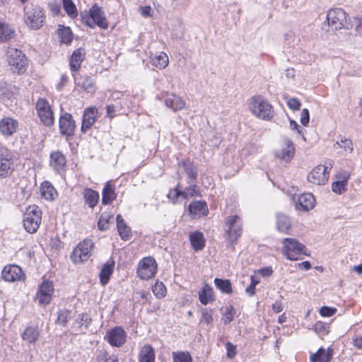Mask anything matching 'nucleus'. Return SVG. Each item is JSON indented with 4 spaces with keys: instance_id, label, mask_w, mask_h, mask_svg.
Listing matches in <instances>:
<instances>
[{
    "instance_id": "f257e3e1",
    "label": "nucleus",
    "mask_w": 362,
    "mask_h": 362,
    "mask_svg": "<svg viewBox=\"0 0 362 362\" xmlns=\"http://www.w3.org/2000/svg\"><path fill=\"white\" fill-rule=\"evenodd\" d=\"M247 107L257 118L269 121L274 115V107L267 99L262 95H255L247 100Z\"/></svg>"
},
{
    "instance_id": "f03ea898",
    "label": "nucleus",
    "mask_w": 362,
    "mask_h": 362,
    "mask_svg": "<svg viewBox=\"0 0 362 362\" xmlns=\"http://www.w3.org/2000/svg\"><path fill=\"white\" fill-rule=\"evenodd\" d=\"M6 55L7 64L13 73L22 74L25 72L28 59L21 50L14 47H8Z\"/></svg>"
},
{
    "instance_id": "7ed1b4c3",
    "label": "nucleus",
    "mask_w": 362,
    "mask_h": 362,
    "mask_svg": "<svg viewBox=\"0 0 362 362\" xmlns=\"http://www.w3.org/2000/svg\"><path fill=\"white\" fill-rule=\"evenodd\" d=\"M281 244V252L289 260L296 261L300 258L301 255L305 254V246L295 238H284Z\"/></svg>"
},
{
    "instance_id": "20e7f679",
    "label": "nucleus",
    "mask_w": 362,
    "mask_h": 362,
    "mask_svg": "<svg viewBox=\"0 0 362 362\" xmlns=\"http://www.w3.org/2000/svg\"><path fill=\"white\" fill-rule=\"evenodd\" d=\"M45 19V11L37 5H28L24 9V21L31 29H40Z\"/></svg>"
},
{
    "instance_id": "39448f33",
    "label": "nucleus",
    "mask_w": 362,
    "mask_h": 362,
    "mask_svg": "<svg viewBox=\"0 0 362 362\" xmlns=\"http://www.w3.org/2000/svg\"><path fill=\"white\" fill-rule=\"evenodd\" d=\"M42 211L36 205L29 206L23 214V225L29 233H35L41 223Z\"/></svg>"
},
{
    "instance_id": "423d86ee",
    "label": "nucleus",
    "mask_w": 362,
    "mask_h": 362,
    "mask_svg": "<svg viewBox=\"0 0 362 362\" xmlns=\"http://www.w3.org/2000/svg\"><path fill=\"white\" fill-rule=\"evenodd\" d=\"M81 18L83 22L90 28H93L95 25L103 29L108 28V23L103 11L96 4L90 8L88 14H82Z\"/></svg>"
},
{
    "instance_id": "0eeeda50",
    "label": "nucleus",
    "mask_w": 362,
    "mask_h": 362,
    "mask_svg": "<svg viewBox=\"0 0 362 362\" xmlns=\"http://www.w3.org/2000/svg\"><path fill=\"white\" fill-rule=\"evenodd\" d=\"M333 164L334 161L328 159L325 161L324 165L315 167L308 175V180L315 185H325L328 181Z\"/></svg>"
},
{
    "instance_id": "6e6552de",
    "label": "nucleus",
    "mask_w": 362,
    "mask_h": 362,
    "mask_svg": "<svg viewBox=\"0 0 362 362\" xmlns=\"http://www.w3.org/2000/svg\"><path fill=\"white\" fill-rule=\"evenodd\" d=\"M327 21L328 25L334 30L349 28L347 13L342 8H334L329 10Z\"/></svg>"
},
{
    "instance_id": "1a4fd4ad",
    "label": "nucleus",
    "mask_w": 362,
    "mask_h": 362,
    "mask_svg": "<svg viewBox=\"0 0 362 362\" xmlns=\"http://www.w3.org/2000/svg\"><path fill=\"white\" fill-rule=\"evenodd\" d=\"M93 243L89 239L81 242L73 250L71 258L75 264L83 263L91 256Z\"/></svg>"
},
{
    "instance_id": "9d476101",
    "label": "nucleus",
    "mask_w": 362,
    "mask_h": 362,
    "mask_svg": "<svg viewBox=\"0 0 362 362\" xmlns=\"http://www.w3.org/2000/svg\"><path fill=\"white\" fill-rule=\"evenodd\" d=\"M157 272L156 260L151 257H144L139 263L137 274L141 279L148 280L153 278Z\"/></svg>"
},
{
    "instance_id": "9b49d317",
    "label": "nucleus",
    "mask_w": 362,
    "mask_h": 362,
    "mask_svg": "<svg viewBox=\"0 0 362 362\" xmlns=\"http://www.w3.org/2000/svg\"><path fill=\"white\" fill-rule=\"evenodd\" d=\"M15 168L14 156L6 148L0 149V177H7L11 175Z\"/></svg>"
},
{
    "instance_id": "f8f14e48",
    "label": "nucleus",
    "mask_w": 362,
    "mask_h": 362,
    "mask_svg": "<svg viewBox=\"0 0 362 362\" xmlns=\"http://www.w3.org/2000/svg\"><path fill=\"white\" fill-rule=\"evenodd\" d=\"M37 115L42 123L45 126H52L54 124V118L51 106L47 100L40 98L36 103Z\"/></svg>"
},
{
    "instance_id": "ddd939ff",
    "label": "nucleus",
    "mask_w": 362,
    "mask_h": 362,
    "mask_svg": "<svg viewBox=\"0 0 362 362\" xmlns=\"http://www.w3.org/2000/svg\"><path fill=\"white\" fill-rule=\"evenodd\" d=\"M228 239L231 244L238 240L242 233V221L239 216L234 215L227 218L226 221Z\"/></svg>"
},
{
    "instance_id": "4468645a",
    "label": "nucleus",
    "mask_w": 362,
    "mask_h": 362,
    "mask_svg": "<svg viewBox=\"0 0 362 362\" xmlns=\"http://www.w3.org/2000/svg\"><path fill=\"white\" fill-rule=\"evenodd\" d=\"M53 292L54 287L51 281H45L39 286L35 300L40 305H47L52 300Z\"/></svg>"
},
{
    "instance_id": "2eb2a0df",
    "label": "nucleus",
    "mask_w": 362,
    "mask_h": 362,
    "mask_svg": "<svg viewBox=\"0 0 362 362\" xmlns=\"http://www.w3.org/2000/svg\"><path fill=\"white\" fill-rule=\"evenodd\" d=\"M127 334L120 327H115L110 329L106 334L105 339L112 346H122L126 341Z\"/></svg>"
},
{
    "instance_id": "dca6fc26",
    "label": "nucleus",
    "mask_w": 362,
    "mask_h": 362,
    "mask_svg": "<svg viewBox=\"0 0 362 362\" xmlns=\"http://www.w3.org/2000/svg\"><path fill=\"white\" fill-rule=\"evenodd\" d=\"M3 279L8 282L24 280L25 274L21 267L17 265H8L4 268L1 272Z\"/></svg>"
},
{
    "instance_id": "f3484780",
    "label": "nucleus",
    "mask_w": 362,
    "mask_h": 362,
    "mask_svg": "<svg viewBox=\"0 0 362 362\" xmlns=\"http://www.w3.org/2000/svg\"><path fill=\"white\" fill-rule=\"evenodd\" d=\"M295 152L292 141L288 139L284 140L279 149L275 151V156L286 162L291 160Z\"/></svg>"
},
{
    "instance_id": "a211bd4d",
    "label": "nucleus",
    "mask_w": 362,
    "mask_h": 362,
    "mask_svg": "<svg viewBox=\"0 0 362 362\" xmlns=\"http://www.w3.org/2000/svg\"><path fill=\"white\" fill-rule=\"evenodd\" d=\"M76 129L75 121L69 113L62 115L59 118V130L62 134L66 136H73Z\"/></svg>"
},
{
    "instance_id": "6ab92c4d",
    "label": "nucleus",
    "mask_w": 362,
    "mask_h": 362,
    "mask_svg": "<svg viewBox=\"0 0 362 362\" xmlns=\"http://www.w3.org/2000/svg\"><path fill=\"white\" fill-rule=\"evenodd\" d=\"M18 128V121L12 117H6L0 120V132L5 136L13 135Z\"/></svg>"
},
{
    "instance_id": "aec40b11",
    "label": "nucleus",
    "mask_w": 362,
    "mask_h": 362,
    "mask_svg": "<svg viewBox=\"0 0 362 362\" xmlns=\"http://www.w3.org/2000/svg\"><path fill=\"white\" fill-rule=\"evenodd\" d=\"M98 116V109L95 107H89L84 110L81 131L86 132L95 123Z\"/></svg>"
},
{
    "instance_id": "412c9836",
    "label": "nucleus",
    "mask_w": 362,
    "mask_h": 362,
    "mask_svg": "<svg viewBox=\"0 0 362 362\" xmlns=\"http://www.w3.org/2000/svg\"><path fill=\"white\" fill-rule=\"evenodd\" d=\"M296 203L297 209L309 211L315 206V200L312 194L305 193L298 196Z\"/></svg>"
},
{
    "instance_id": "4be33fe9",
    "label": "nucleus",
    "mask_w": 362,
    "mask_h": 362,
    "mask_svg": "<svg viewBox=\"0 0 362 362\" xmlns=\"http://www.w3.org/2000/svg\"><path fill=\"white\" fill-rule=\"evenodd\" d=\"M85 54L86 52L83 48H78L72 53L70 58L69 66L71 71L73 72V76H74V73L77 72L81 68V62L85 59Z\"/></svg>"
},
{
    "instance_id": "5701e85b",
    "label": "nucleus",
    "mask_w": 362,
    "mask_h": 362,
    "mask_svg": "<svg viewBox=\"0 0 362 362\" xmlns=\"http://www.w3.org/2000/svg\"><path fill=\"white\" fill-rule=\"evenodd\" d=\"M165 103L168 107L174 111L182 110L185 106V100L180 96L173 93H166L165 95Z\"/></svg>"
},
{
    "instance_id": "b1692460",
    "label": "nucleus",
    "mask_w": 362,
    "mask_h": 362,
    "mask_svg": "<svg viewBox=\"0 0 362 362\" xmlns=\"http://www.w3.org/2000/svg\"><path fill=\"white\" fill-rule=\"evenodd\" d=\"M189 211L194 218L205 216L208 212L206 203L203 201H194L189 204Z\"/></svg>"
},
{
    "instance_id": "393cba45",
    "label": "nucleus",
    "mask_w": 362,
    "mask_h": 362,
    "mask_svg": "<svg viewBox=\"0 0 362 362\" xmlns=\"http://www.w3.org/2000/svg\"><path fill=\"white\" fill-rule=\"evenodd\" d=\"M291 226V221L288 216L282 214L276 215V228L279 233L289 234Z\"/></svg>"
},
{
    "instance_id": "a878e982",
    "label": "nucleus",
    "mask_w": 362,
    "mask_h": 362,
    "mask_svg": "<svg viewBox=\"0 0 362 362\" xmlns=\"http://www.w3.org/2000/svg\"><path fill=\"white\" fill-rule=\"evenodd\" d=\"M40 336V331L37 326H28L21 334L23 341L28 344H35Z\"/></svg>"
},
{
    "instance_id": "bb28decb",
    "label": "nucleus",
    "mask_w": 362,
    "mask_h": 362,
    "mask_svg": "<svg viewBox=\"0 0 362 362\" xmlns=\"http://www.w3.org/2000/svg\"><path fill=\"white\" fill-rule=\"evenodd\" d=\"M50 165L57 172L62 170L66 165L65 156L60 151H54L50 154Z\"/></svg>"
},
{
    "instance_id": "cd10ccee",
    "label": "nucleus",
    "mask_w": 362,
    "mask_h": 362,
    "mask_svg": "<svg viewBox=\"0 0 362 362\" xmlns=\"http://www.w3.org/2000/svg\"><path fill=\"white\" fill-rule=\"evenodd\" d=\"M332 349H325L324 348H320L315 354L310 355V362H329L332 357Z\"/></svg>"
},
{
    "instance_id": "c85d7f7f",
    "label": "nucleus",
    "mask_w": 362,
    "mask_h": 362,
    "mask_svg": "<svg viewBox=\"0 0 362 362\" xmlns=\"http://www.w3.org/2000/svg\"><path fill=\"white\" fill-rule=\"evenodd\" d=\"M115 268V262L113 260H108L103 267L100 272V281L102 285H106L112 275Z\"/></svg>"
},
{
    "instance_id": "c756f323",
    "label": "nucleus",
    "mask_w": 362,
    "mask_h": 362,
    "mask_svg": "<svg viewBox=\"0 0 362 362\" xmlns=\"http://www.w3.org/2000/svg\"><path fill=\"white\" fill-rule=\"evenodd\" d=\"M40 192L43 198L52 201L57 196V192L52 185L47 181L43 182L40 186Z\"/></svg>"
},
{
    "instance_id": "7c9ffc66",
    "label": "nucleus",
    "mask_w": 362,
    "mask_h": 362,
    "mask_svg": "<svg viewBox=\"0 0 362 362\" xmlns=\"http://www.w3.org/2000/svg\"><path fill=\"white\" fill-rule=\"evenodd\" d=\"M115 185L107 182L103 190L102 203L103 204H108L116 198L115 192Z\"/></svg>"
},
{
    "instance_id": "2f4dec72",
    "label": "nucleus",
    "mask_w": 362,
    "mask_h": 362,
    "mask_svg": "<svg viewBox=\"0 0 362 362\" xmlns=\"http://www.w3.org/2000/svg\"><path fill=\"white\" fill-rule=\"evenodd\" d=\"M16 88L4 81H0V98L10 100L16 94Z\"/></svg>"
},
{
    "instance_id": "473e14b6",
    "label": "nucleus",
    "mask_w": 362,
    "mask_h": 362,
    "mask_svg": "<svg viewBox=\"0 0 362 362\" xmlns=\"http://www.w3.org/2000/svg\"><path fill=\"white\" fill-rule=\"evenodd\" d=\"M199 299L202 304L206 305L214 300L213 288L206 284L199 292Z\"/></svg>"
},
{
    "instance_id": "72a5a7b5",
    "label": "nucleus",
    "mask_w": 362,
    "mask_h": 362,
    "mask_svg": "<svg viewBox=\"0 0 362 362\" xmlns=\"http://www.w3.org/2000/svg\"><path fill=\"white\" fill-rule=\"evenodd\" d=\"M189 240L192 247L196 251L202 250L205 246V240L202 233L195 232L191 233Z\"/></svg>"
},
{
    "instance_id": "f704fd0d",
    "label": "nucleus",
    "mask_w": 362,
    "mask_h": 362,
    "mask_svg": "<svg viewBox=\"0 0 362 362\" xmlns=\"http://www.w3.org/2000/svg\"><path fill=\"white\" fill-rule=\"evenodd\" d=\"M14 30L6 23L0 20V41L6 42L14 37Z\"/></svg>"
},
{
    "instance_id": "c9c22d12",
    "label": "nucleus",
    "mask_w": 362,
    "mask_h": 362,
    "mask_svg": "<svg viewBox=\"0 0 362 362\" xmlns=\"http://www.w3.org/2000/svg\"><path fill=\"white\" fill-rule=\"evenodd\" d=\"M139 362H154L155 354L150 345L144 346L139 353Z\"/></svg>"
},
{
    "instance_id": "e433bc0d",
    "label": "nucleus",
    "mask_w": 362,
    "mask_h": 362,
    "mask_svg": "<svg viewBox=\"0 0 362 362\" xmlns=\"http://www.w3.org/2000/svg\"><path fill=\"white\" fill-rule=\"evenodd\" d=\"M173 193H175L176 197L182 196L184 198L193 197L199 195L197 186L194 185L186 188L183 192L180 191L177 188L171 189L169 192V197H170Z\"/></svg>"
},
{
    "instance_id": "4c0bfd02",
    "label": "nucleus",
    "mask_w": 362,
    "mask_h": 362,
    "mask_svg": "<svg viewBox=\"0 0 362 362\" xmlns=\"http://www.w3.org/2000/svg\"><path fill=\"white\" fill-rule=\"evenodd\" d=\"M83 197L88 206L90 208H93L98 202L99 194L97 192L88 188L84 189Z\"/></svg>"
},
{
    "instance_id": "58836bf2",
    "label": "nucleus",
    "mask_w": 362,
    "mask_h": 362,
    "mask_svg": "<svg viewBox=\"0 0 362 362\" xmlns=\"http://www.w3.org/2000/svg\"><path fill=\"white\" fill-rule=\"evenodd\" d=\"M117 227L119 235L123 240H127L130 235V229L127 226L121 215L117 216Z\"/></svg>"
},
{
    "instance_id": "ea45409f",
    "label": "nucleus",
    "mask_w": 362,
    "mask_h": 362,
    "mask_svg": "<svg viewBox=\"0 0 362 362\" xmlns=\"http://www.w3.org/2000/svg\"><path fill=\"white\" fill-rule=\"evenodd\" d=\"M168 62V57L165 52H160L152 59L153 65L159 69H165Z\"/></svg>"
},
{
    "instance_id": "a19ab883",
    "label": "nucleus",
    "mask_w": 362,
    "mask_h": 362,
    "mask_svg": "<svg viewBox=\"0 0 362 362\" xmlns=\"http://www.w3.org/2000/svg\"><path fill=\"white\" fill-rule=\"evenodd\" d=\"M214 283L216 286L223 293L230 294L232 293V286L229 280L215 279Z\"/></svg>"
},
{
    "instance_id": "79ce46f5",
    "label": "nucleus",
    "mask_w": 362,
    "mask_h": 362,
    "mask_svg": "<svg viewBox=\"0 0 362 362\" xmlns=\"http://www.w3.org/2000/svg\"><path fill=\"white\" fill-rule=\"evenodd\" d=\"M172 355L173 362H192L190 354L187 351H174Z\"/></svg>"
},
{
    "instance_id": "37998d69",
    "label": "nucleus",
    "mask_w": 362,
    "mask_h": 362,
    "mask_svg": "<svg viewBox=\"0 0 362 362\" xmlns=\"http://www.w3.org/2000/svg\"><path fill=\"white\" fill-rule=\"evenodd\" d=\"M62 2L63 7L69 16L71 18L77 16V9L72 0H62Z\"/></svg>"
},
{
    "instance_id": "c03bdc74",
    "label": "nucleus",
    "mask_w": 362,
    "mask_h": 362,
    "mask_svg": "<svg viewBox=\"0 0 362 362\" xmlns=\"http://www.w3.org/2000/svg\"><path fill=\"white\" fill-rule=\"evenodd\" d=\"M59 35L61 39V42L63 43H70L72 41L73 35L69 28L62 27L59 29Z\"/></svg>"
},
{
    "instance_id": "a18cd8bd",
    "label": "nucleus",
    "mask_w": 362,
    "mask_h": 362,
    "mask_svg": "<svg viewBox=\"0 0 362 362\" xmlns=\"http://www.w3.org/2000/svg\"><path fill=\"white\" fill-rule=\"evenodd\" d=\"M152 291L158 298H162L166 295V288L164 284L158 281H157L152 287Z\"/></svg>"
},
{
    "instance_id": "49530a36",
    "label": "nucleus",
    "mask_w": 362,
    "mask_h": 362,
    "mask_svg": "<svg viewBox=\"0 0 362 362\" xmlns=\"http://www.w3.org/2000/svg\"><path fill=\"white\" fill-rule=\"evenodd\" d=\"M81 86L86 92L90 93H94L96 88L94 80L90 76H86L83 78Z\"/></svg>"
},
{
    "instance_id": "de8ad7c7",
    "label": "nucleus",
    "mask_w": 362,
    "mask_h": 362,
    "mask_svg": "<svg viewBox=\"0 0 362 362\" xmlns=\"http://www.w3.org/2000/svg\"><path fill=\"white\" fill-rule=\"evenodd\" d=\"M339 148H343L345 151L352 153L354 150L353 142L350 139L341 137L336 144Z\"/></svg>"
},
{
    "instance_id": "09e8293b",
    "label": "nucleus",
    "mask_w": 362,
    "mask_h": 362,
    "mask_svg": "<svg viewBox=\"0 0 362 362\" xmlns=\"http://www.w3.org/2000/svg\"><path fill=\"white\" fill-rule=\"evenodd\" d=\"M72 318V313L68 310H62L58 313L57 322L63 326L66 325L67 322Z\"/></svg>"
},
{
    "instance_id": "8fccbe9b",
    "label": "nucleus",
    "mask_w": 362,
    "mask_h": 362,
    "mask_svg": "<svg viewBox=\"0 0 362 362\" xmlns=\"http://www.w3.org/2000/svg\"><path fill=\"white\" fill-rule=\"evenodd\" d=\"M202 317L200 318V322L204 323L207 326H210L213 322V312L212 310H208L206 308L201 310Z\"/></svg>"
},
{
    "instance_id": "3c124183",
    "label": "nucleus",
    "mask_w": 362,
    "mask_h": 362,
    "mask_svg": "<svg viewBox=\"0 0 362 362\" xmlns=\"http://www.w3.org/2000/svg\"><path fill=\"white\" fill-rule=\"evenodd\" d=\"M235 313V309L233 306H227L223 313L222 320H223V322L225 324H228L233 321Z\"/></svg>"
},
{
    "instance_id": "603ef678",
    "label": "nucleus",
    "mask_w": 362,
    "mask_h": 362,
    "mask_svg": "<svg viewBox=\"0 0 362 362\" xmlns=\"http://www.w3.org/2000/svg\"><path fill=\"white\" fill-rule=\"evenodd\" d=\"M346 186L347 185L341 181L336 180L332 185V189L334 193L341 194L347 190Z\"/></svg>"
},
{
    "instance_id": "864d4df0",
    "label": "nucleus",
    "mask_w": 362,
    "mask_h": 362,
    "mask_svg": "<svg viewBox=\"0 0 362 362\" xmlns=\"http://www.w3.org/2000/svg\"><path fill=\"white\" fill-rule=\"evenodd\" d=\"M110 216L107 214H102L99 218L98 226L100 230H105L108 228V218Z\"/></svg>"
},
{
    "instance_id": "5fc2aeb1",
    "label": "nucleus",
    "mask_w": 362,
    "mask_h": 362,
    "mask_svg": "<svg viewBox=\"0 0 362 362\" xmlns=\"http://www.w3.org/2000/svg\"><path fill=\"white\" fill-rule=\"evenodd\" d=\"M350 177L351 173L345 170H341L336 175L337 180L341 181V182L346 185H347L348 180H349Z\"/></svg>"
},
{
    "instance_id": "6e6d98bb",
    "label": "nucleus",
    "mask_w": 362,
    "mask_h": 362,
    "mask_svg": "<svg viewBox=\"0 0 362 362\" xmlns=\"http://www.w3.org/2000/svg\"><path fill=\"white\" fill-rule=\"evenodd\" d=\"M337 312V309L327 306H323L320 309V314L323 317H331Z\"/></svg>"
},
{
    "instance_id": "4d7b16f0",
    "label": "nucleus",
    "mask_w": 362,
    "mask_h": 362,
    "mask_svg": "<svg viewBox=\"0 0 362 362\" xmlns=\"http://www.w3.org/2000/svg\"><path fill=\"white\" fill-rule=\"evenodd\" d=\"M185 170L189 178L194 181L197 177L196 168L190 164H185Z\"/></svg>"
},
{
    "instance_id": "13d9d810",
    "label": "nucleus",
    "mask_w": 362,
    "mask_h": 362,
    "mask_svg": "<svg viewBox=\"0 0 362 362\" xmlns=\"http://www.w3.org/2000/svg\"><path fill=\"white\" fill-rule=\"evenodd\" d=\"M226 356L229 358H233L236 355V346L233 345L232 343L228 341L226 344Z\"/></svg>"
},
{
    "instance_id": "bf43d9fd",
    "label": "nucleus",
    "mask_w": 362,
    "mask_h": 362,
    "mask_svg": "<svg viewBox=\"0 0 362 362\" xmlns=\"http://www.w3.org/2000/svg\"><path fill=\"white\" fill-rule=\"evenodd\" d=\"M287 105L293 110H298L300 107V102L296 98H290L287 100Z\"/></svg>"
},
{
    "instance_id": "052dcab7",
    "label": "nucleus",
    "mask_w": 362,
    "mask_h": 362,
    "mask_svg": "<svg viewBox=\"0 0 362 362\" xmlns=\"http://www.w3.org/2000/svg\"><path fill=\"white\" fill-rule=\"evenodd\" d=\"M309 110L306 108L303 109L300 115V122L303 125L306 126L309 122Z\"/></svg>"
},
{
    "instance_id": "680f3d73",
    "label": "nucleus",
    "mask_w": 362,
    "mask_h": 362,
    "mask_svg": "<svg viewBox=\"0 0 362 362\" xmlns=\"http://www.w3.org/2000/svg\"><path fill=\"white\" fill-rule=\"evenodd\" d=\"M139 11L142 16L146 18L151 16L152 8L149 6H142L139 8Z\"/></svg>"
},
{
    "instance_id": "e2e57ef3",
    "label": "nucleus",
    "mask_w": 362,
    "mask_h": 362,
    "mask_svg": "<svg viewBox=\"0 0 362 362\" xmlns=\"http://www.w3.org/2000/svg\"><path fill=\"white\" fill-rule=\"evenodd\" d=\"M353 345L356 349L362 350V335H357L353 339Z\"/></svg>"
},
{
    "instance_id": "0e129e2a",
    "label": "nucleus",
    "mask_w": 362,
    "mask_h": 362,
    "mask_svg": "<svg viewBox=\"0 0 362 362\" xmlns=\"http://www.w3.org/2000/svg\"><path fill=\"white\" fill-rule=\"evenodd\" d=\"M259 274L262 276L267 277L272 275L273 271L272 267H267L263 269H260L258 270Z\"/></svg>"
},
{
    "instance_id": "69168bd1",
    "label": "nucleus",
    "mask_w": 362,
    "mask_h": 362,
    "mask_svg": "<svg viewBox=\"0 0 362 362\" xmlns=\"http://www.w3.org/2000/svg\"><path fill=\"white\" fill-rule=\"evenodd\" d=\"M115 106L113 105H110L107 106V115L112 118L115 116Z\"/></svg>"
},
{
    "instance_id": "338daca9",
    "label": "nucleus",
    "mask_w": 362,
    "mask_h": 362,
    "mask_svg": "<svg viewBox=\"0 0 362 362\" xmlns=\"http://www.w3.org/2000/svg\"><path fill=\"white\" fill-rule=\"evenodd\" d=\"M107 355L106 353L101 352L99 355L97 356L96 361L97 362H106L107 361Z\"/></svg>"
},
{
    "instance_id": "774afa93",
    "label": "nucleus",
    "mask_w": 362,
    "mask_h": 362,
    "mask_svg": "<svg viewBox=\"0 0 362 362\" xmlns=\"http://www.w3.org/2000/svg\"><path fill=\"white\" fill-rule=\"evenodd\" d=\"M355 30L358 34L362 35V18L358 19Z\"/></svg>"
}]
</instances>
